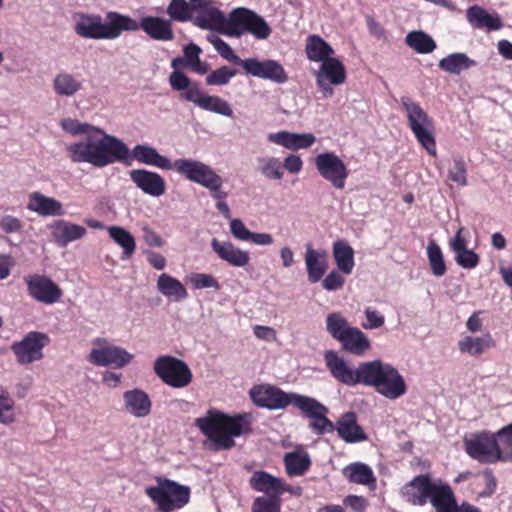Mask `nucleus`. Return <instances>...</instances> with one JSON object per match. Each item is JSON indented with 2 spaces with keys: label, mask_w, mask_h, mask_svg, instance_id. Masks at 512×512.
Instances as JSON below:
<instances>
[{
  "label": "nucleus",
  "mask_w": 512,
  "mask_h": 512,
  "mask_svg": "<svg viewBox=\"0 0 512 512\" xmlns=\"http://www.w3.org/2000/svg\"><path fill=\"white\" fill-rule=\"evenodd\" d=\"M66 151L73 163L89 164L95 168H104L116 161L127 163L129 159L128 146L99 127L79 141L68 144Z\"/></svg>",
  "instance_id": "1"
},
{
  "label": "nucleus",
  "mask_w": 512,
  "mask_h": 512,
  "mask_svg": "<svg viewBox=\"0 0 512 512\" xmlns=\"http://www.w3.org/2000/svg\"><path fill=\"white\" fill-rule=\"evenodd\" d=\"M196 426L211 441L215 451L231 449L235 445V437L247 434L251 430L250 415L229 416L214 410L196 419Z\"/></svg>",
  "instance_id": "2"
},
{
  "label": "nucleus",
  "mask_w": 512,
  "mask_h": 512,
  "mask_svg": "<svg viewBox=\"0 0 512 512\" xmlns=\"http://www.w3.org/2000/svg\"><path fill=\"white\" fill-rule=\"evenodd\" d=\"M104 22L98 14L77 13L75 15V33L92 40H115L124 30L135 29L136 24L128 15L118 12H108Z\"/></svg>",
  "instance_id": "3"
},
{
  "label": "nucleus",
  "mask_w": 512,
  "mask_h": 512,
  "mask_svg": "<svg viewBox=\"0 0 512 512\" xmlns=\"http://www.w3.org/2000/svg\"><path fill=\"white\" fill-rule=\"evenodd\" d=\"M405 500L414 506L430 503L433 508L457 503L452 488L442 479L433 478L430 474L414 477L401 488Z\"/></svg>",
  "instance_id": "4"
},
{
  "label": "nucleus",
  "mask_w": 512,
  "mask_h": 512,
  "mask_svg": "<svg viewBox=\"0 0 512 512\" xmlns=\"http://www.w3.org/2000/svg\"><path fill=\"white\" fill-rule=\"evenodd\" d=\"M364 385L374 387L376 392L389 400L401 398L407 392V384L400 372L391 364L379 359L368 361Z\"/></svg>",
  "instance_id": "5"
},
{
  "label": "nucleus",
  "mask_w": 512,
  "mask_h": 512,
  "mask_svg": "<svg viewBox=\"0 0 512 512\" xmlns=\"http://www.w3.org/2000/svg\"><path fill=\"white\" fill-rule=\"evenodd\" d=\"M146 495L160 512L184 507L190 499V488L166 478H157V485L145 489Z\"/></svg>",
  "instance_id": "6"
},
{
  "label": "nucleus",
  "mask_w": 512,
  "mask_h": 512,
  "mask_svg": "<svg viewBox=\"0 0 512 512\" xmlns=\"http://www.w3.org/2000/svg\"><path fill=\"white\" fill-rule=\"evenodd\" d=\"M401 105L406 112L408 125L421 146L432 156L436 155L433 123L419 104L409 98H402Z\"/></svg>",
  "instance_id": "7"
},
{
  "label": "nucleus",
  "mask_w": 512,
  "mask_h": 512,
  "mask_svg": "<svg viewBox=\"0 0 512 512\" xmlns=\"http://www.w3.org/2000/svg\"><path fill=\"white\" fill-rule=\"evenodd\" d=\"M134 359V354L126 349L109 343L104 338H96L87 355V362L100 367H112L121 369L129 365Z\"/></svg>",
  "instance_id": "8"
},
{
  "label": "nucleus",
  "mask_w": 512,
  "mask_h": 512,
  "mask_svg": "<svg viewBox=\"0 0 512 512\" xmlns=\"http://www.w3.org/2000/svg\"><path fill=\"white\" fill-rule=\"evenodd\" d=\"M187 164L189 165L182 169L181 176L208 189L218 202L227 198L228 193L222 190L223 178L210 165L195 159Z\"/></svg>",
  "instance_id": "9"
},
{
  "label": "nucleus",
  "mask_w": 512,
  "mask_h": 512,
  "mask_svg": "<svg viewBox=\"0 0 512 512\" xmlns=\"http://www.w3.org/2000/svg\"><path fill=\"white\" fill-rule=\"evenodd\" d=\"M231 30L229 37H241L245 33L256 39L265 40L271 34V28L265 19L247 8H236L231 12Z\"/></svg>",
  "instance_id": "10"
},
{
  "label": "nucleus",
  "mask_w": 512,
  "mask_h": 512,
  "mask_svg": "<svg viewBox=\"0 0 512 512\" xmlns=\"http://www.w3.org/2000/svg\"><path fill=\"white\" fill-rule=\"evenodd\" d=\"M154 373L172 388H184L192 382V372L181 359L170 355L158 357L153 365Z\"/></svg>",
  "instance_id": "11"
},
{
  "label": "nucleus",
  "mask_w": 512,
  "mask_h": 512,
  "mask_svg": "<svg viewBox=\"0 0 512 512\" xmlns=\"http://www.w3.org/2000/svg\"><path fill=\"white\" fill-rule=\"evenodd\" d=\"M467 454L483 463L501 461V449L497 435L490 432L470 433L464 437Z\"/></svg>",
  "instance_id": "12"
},
{
  "label": "nucleus",
  "mask_w": 512,
  "mask_h": 512,
  "mask_svg": "<svg viewBox=\"0 0 512 512\" xmlns=\"http://www.w3.org/2000/svg\"><path fill=\"white\" fill-rule=\"evenodd\" d=\"M324 360L332 377L340 383L347 386L364 385L366 376L364 371H367L368 361L360 363L354 369L337 352L332 350L325 352Z\"/></svg>",
  "instance_id": "13"
},
{
  "label": "nucleus",
  "mask_w": 512,
  "mask_h": 512,
  "mask_svg": "<svg viewBox=\"0 0 512 512\" xmlns=\"http://www.w3.org/2000/svg\"><path fill=\"white\" fill-rule=\"evenodd\" d=\"M314 164L319 175L335 189L343 190L349 176V170L344 161L334 152H324L314 158Z\"/></svg>",
  "instance_id": "14"
},
{
  "label": "nucleus",
  "mask_w": 512,
  "mask_h": 512,
  "mask_svg": "<svg viewBox=\"0 0 512 512\" xmlns=\"http://www.w3.org/2000/svg\"><path fill=\"white\" fill-rule=\"evenodd\" d=\"M50 343L49 336L44 332L31 331L20 341L11 345L16 360L21 365H27L43 359V349Z\"/></svg>",
  "instance_id": "15"
},
{
  "label": "nucleus",
  "mask_w": 512,
  "mask_h": 512,
  "mask_svg": "<svg viewBox=\"0 0 512 512\" xmlns=\"http://www.w3.org/2000/svg\"><path fill=\"white\" fill-rule=\"evenodd\" d=\"M129 158H132L139 163L154 166L163 170H175L180 175L182 169L189 165L187 162L192 160L191 158H179L174 162H171L167 157L161 155L154 147L145 144H137L131 151L129 150ZM129 160L130 159H128L127 164L130 163Z\"/></svg>",
  "instance_id": "16"
},
{
  "label": "nucleus",
  "mask_w": 512,
  "mask_h": 512,
  "mask_svg": "<svg viewBox=\"0 0 512 512\" xmlns=\"http://www.w3.org/2000/svg\"><path fill=\"white\" fill-rule=\"evenodd\" d=\"M315 79L322 96L329 98L334 95L332 86H339L346 82L345 67L337 58L327 59L315 72Z\"/></svg>",
  "instance_id": "17"
},
{
  "label": "nucleus",
  "mask_w": 512,
  "mask_h": 512,
  "mask_svg": "<svg viewBox=\"0 0 512 512\" xmlns=\"http://www.w3.org/2000/svg\"><path fill=\"white\" fill-rule=\"evenodd\" d=\"M24 281L29 296L39 303L52 305L59 302L63 296L62 289L45 275H27Z\"/></svg>",
  "instance_id": "18"
},
{
  "label": "nucleus",
  "mask_w": 512,
  "mask_h": 512,
  "mask_svg": "<svg viewBox=\"0 0 512 512\" xmlns=\"http://www.w3.org/2000/svg\"><path fill=\"white\" fill-rule=\"evenodd\" d=\"M243 69L253 77L270 80L276 84H284L289 79L284 67L273 59L248 58L243 61Z\"/></svg>",
  "instance_id": "19"
},
{
  "label": "nucleus",
  "mask_w": 512,
  "mask_h": 512,
  "mask_svg": "<svg viewBox=\"0 0 512 512\" xmlns=\"http://www.w3.org/2000/svg\"><path fill=\"white\" fill-rule=\"evenodd\" d=\"M291 396L292 393H285L280 388L269 384L257 385L250 390L252 401L257 406L270 410L285 409L291 404Z\"/></svg>",
  "instance_id": "20"
},
{
  "label": "nucleus",
  "mask_w": 512,
  "mask_h": 512,
  "mask_svg": "<svg viewBox=\"0 0 512 512\" xmlns=\"http://www.w3.org/2000/svg\"><path fill=\"white\" fill-rule=\"evenodd\" d=\"M129 177L140 191L149 196L160 197L166 191L164 178L156 172L133 169L129 171Z\"/></svg>",
  "instance_id": "21"
},
{
  "label": "nucleus",
  "mask_w": 512,
  "mask_h": 512,
  "mask_svg": "<svg viewBox=\"0 0 512 512\" xmlns=\"http://www.w3.org/2000/svg\"><path fill=\"white\" fill-rule=\"evenodd\" d=\"M194 24L201 29L217 31L223 35L229 36L231 30V13L228 17L224 15L213 4L199 12L194 20Z\"/></svg>",
  "instance_id": "22"
},
{
  "label": "nucleus",
  "mask_w": 512,
  "mask_h": 512,
  "mask_svg": "<svg viewBox=\"0 0 512 512\" xmlns=\"http://www.w3.org/2000/svg\"><path fill=\"white\" fill-rule=\"evenodd\" d=\"M132 21L136 24V28L129 31L142 29L151 39L156 41H172L175 38L170 20L156 16H145L140 22L133 18Z\"/></svg>",
  "instance_id": "23"
},
{
  "label": "nucleus",
  "mask_w": 512,
  "mask_h": 512,
  "mask_svg": "<svg viewBox=\"0 0 512 512\" xmlns=\"http://www.w3.org/2000/svg\"><path fill=\"white\" fill-rule=\"evenodd\" d=\"M27 209L41 217H59L65 214L63 204L39 191L28 195Z\"/></svg>",
  "instance_id": "24"
},
{
  "label": "nucleus",
  "mask_w": 512,
  "mask_h": 512,
  "mask_svg": "<svg viewBox=\"0 0 512 512\" xmlns=\"http://www.w3.org/2000/svg\"><path fill=\"white\" fill-rule=\"evenodd\" d=\"M124 410L135 418H145L152 410L149 395L140 388H133L123 393Z\"/></svg>",
  "instance_id": "25"
},
{
  "label": "nucleus",
  "mask_w": 512,
  "mask_h": 512,
  "mask_svg": "<svg viewBox=\"0 0 512 512\" xmlns=\"http://www.w3.org/2000/svg\"><path fill=\"white\" fill-rule=\"evenodd\" d=\"M267 140L273 144L283 146L288 150L296 151L311 147L315 143L316 138L312 133L278 131L269 133Z\"/></svg>",
  "instance_id": "26"
},
{
  "label": "nucleus",
  "mask_w": 512,
  "mask_h": 512,
  "mask_svg": "<svg viewBox=\"0 0 512 512\" xmlns=\"http://www.w3.org/2000/svg\"><path fill=\"white\" fill-rule=\"evenodd\" d=\"M212 250L218 257L231 266L245 267L250 261V255L247 251L240 249L230 241H219L216 238L211 240Z\"/></svg>",
  "instance_id": "27"
},
{
  "label": "nucleus",
  "mask_w": 512,
  "mask_h": 512,
  "mask_svg": "<svg viewBox=\"0 0 512 512\" xmlns=\"http://www.w3.org/2000/svg\"><path fill=\"white\" fill-rule=\"evenodd\" d=\"M305 266L310 283L321 280L327 270V255L325 251L315 250L311 244L305 246Z\"/></svg>",
  "instance_id": "28"
},
{
  "label": "nucleus",
  "mask_w": 512,
  "mask_h": 512,
  "mask_svg": "<svg viewBox=\"0 0 512 512\" xmlns=\"http://www.w3.org/2000/svg\"><path fill=\"white\" fill-rule=\"evenodd\" d=\"M338 435L346 443H358L367 440V435L357 423V417L353 412H346L337 421Z\"/></svg>",
  "instance_id": "29"
},
{
  "label": "nucleus",
  "mask_w": 512,
  "mask_h": 512,
  "mask_svg": "<svg viewBox=\"0 0 512 512\" xmlns=\"http://www.w3.org/2000/svg\"><path fill=\"white\" fill-rule=\"evenodd\" d=\"M494 346L495 341L489 333L481 336L464 335L457 343L458 350L471 357H479Z\"/></svg>",
  "instance_id": "30"
},
{
  "label": "nucleus",
  "mask_w": 512,
  "mask_h": 512,
  "mask_svg": "<svg viewBox=\"0 0 512 512\" xmlns=\"http://www.w3.org/2000/svg\"><path fill=\"white\" fill-rule=\"evenodd\" d=\"M52 228L55 242L62 247L84 238L87 234L85 227L65 220L55 221Z\"/></svg>",
  "instance_id": "31"
},
{
  "label": "nucleus",
  "mask_w": 512,
  "mask_h": 512,
  "mask_svg": "<svg viewBox=\"0 0 512 512\" xmlns=\"http://www.w3.org/2000/svg\"><path fill=\"white\" fill-rule=\"evenodd\" d=\"M466 18L474 28L496 31L502 27V21L498 15L490 14L478 5L467 9Z\"/></svg>",
  "instance_id": "32"
},
{
  "label": "nucleus",
  "mask_w": 512,
  "mask_h": 512,
  "mask_svg": "<svg viewBox=\"0 0 512 512\" xmlns=\"http://www.w3.org/2000/svg\"><path fill=\"white\" fill-rule=\"evenodd\" d=\"M286 473L292 477L303 476L311 466V458L302 447H296L283 458Z\"/></svg>",
  "instance_id": "33"
},
{
  "label": "nucleus",
  "mask_w": 512,
  "mask_h": 512,
  "mask_svg": "<svg viewBox=\"0 0 512 512\" xmlns=\"http://www.w3.org/2000/svg\"><path fill=\"white\" fill-rule=\"evenodd\" d=\"M156 288L165 298L175 302L184 301L188 297L185 286L178 279L167 273H162L158 276Z\"/></svg>",
  "instance_id": "34"
},
{
  "label": "nucleus",
  "mask_w": 512,
  "mask_h": 512,
  "mask_svg": "<svg viewBox=\"0 0 512 512\" xmlns=\"http://www.w3.org/2000/svg\"><path fill=\"white\" fill-rule=\"evenodd\" d=\"M52 87L56 95L71 98L83 89V81L77 75L61 72L54 77Z\"/></svg>",
  "instance_id": "35"
},
{
  "label": "nucleus",
  "mask_w": 512,
  "mask_h": 512,
  "mask_svg": "<svg viewBox=\"0 0 512 512\" xmlns=\"http://www.w3.org/2000/svg\"><path fill=\"white\" fill-rule=\"evenodd\" d=\"M305 51L307 58L313 62L323 63L327 59L333 58V48L320 36L311 35L308 37Z\"/></svg>",
  "instance_id": "36"
},
{
  "label": "nucleus",
  "mask_w": 512,
  "mask_h": 512,
  "mask_svg": "<svg viewBox=\"0 0 512 512\" xmlns=\"http://www.w3.org/2000/svg\"><path fill=\"white\" fill-rule=\"evenodd\" d=\"M339 342L355 355H363L371 347L369 338L357 327H352Z\"/></svg>",
  "instance_id": "37"
},
{
  "label": "nucleus",
  "mask_w": 512,
  "mask_h": 512,
  "mask_svg": "<svg viewBox=\"0 0 512 512\" xmlns=\"http://www.w3.org/2000/svg\"><path fill=\"white\" fill-rule=\"evenodd\" d=\"M249 483L254 490L269 495H277L278 489L282 488V479L274 477L265 471L254 472Z\"/></svg>",
  "instance_id": "38"
},
{
  "label": "nucleus",
  "mask_w": 512,
  "mask_h": 512,
  "mask_svg": "<svg viewBox=\"0 0 512 512\" xmlns=\"http://www.w3.org/2000/svg\"><path fill=\"white\" fill-rule=\"evenodd\" d=\"M109 237L123 250V259H129L135 252L136 242L132 234L120 226L106 227Z\"/></svg>",
  "instance_id": "39"
},
{
  "label": "nucleus",
  "mask_w": 512,
  "mask_h": 512,
  "mask_svg": "<svg viewBox=\"0 0 512 512\" xmlns=\"http://www.w3.org/2000/svg\"><path fill=\"white\" fill-rule=\"evenodd\" d=\"M476 65L465 53H452L439 61V67L450 74L459 75L462 71Z\"/></svg>",
  "instance_id": "40"
},
{
  "label": "nucleus",
  "mask_w": 512,
  "mask_h": 512,
  "mask_svg": "<svg viewBox=\"0 0 512 512\" xmlns=\"http://www.w3.org/2000/svg\"><path fill=\"white\" fill-rule=\"evenodd\" d=\"M333 257L337 268L346 275H349L354 268V250L343 241L333 244Z\"/></svg>",
  "instance_id": "41"
},
{
  "label": "nucleus",
  "mask_w": 512,
  "mask_h": 512,
  "mask_svg": "<svg viewBox=\"0 0 512 512\" xmlns=\"http://www.w3.org/2000/svg\"><path fill=\"white\" fill-rule=\"evenodd\" d=\"M291 404L295 405L305 416L312 419L319 413H328V408L316 399L292 393Z\"/></svg>",
  "instance_id": "42"
},
{
  "label": "nucleus",
  "mask_w": 512,
  "mask_h": 512,
  "mask_svg": "<svg viewBox=\"0 0 512 512\" xmlns=\"http://www.w3.org/2000/svg\"><path fill=\"white\" fill-rule=\"evenodd\" d=\"M345 475L353 483L375 486L376 479L372 469L364 463H354L344 468Z\"/></svg>",
  "instance_id": "43"
},
{
  "label": "nucleus",
  "mask_w": 512,
  "mask_h": 512,
  "mask_svg": "<svg viewBox=\"0 0 512 512\" xmlns=\"http://www.w3.org/2000/svg\"><path fill=\"white\" fill-rule=\"evenodd\" d=\"M405 40L409 47L421 54L431 53L436 48L433 38L422 30L409 32Z\"/></svg>",
  "instance_id": "44"
},
{
  "label": "nucleus",
  "mask_w": 512,
  "mask_h": 512,
  "mask_svg": "<svg viewBox=\"0 0 512 512\" xmlns=\"http://www.w3.org/2000/svg\"><path fill=\"white\" fill-rule=\"evenodd\" d=\"M426 251L432 274L436 277H442L446 273L447 267L440 246L432 240L428 243Z\"/></svg>",
  "instance_id": "45"
},
{
  "label": "nucleus",
  "mask_w": 512,
  "mask_h": 512,
  "mask_svg": "<svg viewBox=\"0 0 512 512\" xmlns=\"http://www.w3.org/2000/svg\"><path fill=\"white\" fill-rule=\"evenodd\" d=\"M347 319L340 312H333L326 317V330L336 340L341 338L352 328Z\"/></svg>",
  "instance_id": "46"
},
{
  "label": "nucleus",
  "mask_w": 512,
  "mask_h": 512,
  "mask_svg": "<svg viewBox=\"0 0 512 512\" xmlns=\"http://www.w3.org/2000/svg\"><path fill=\"white\" fill-rule=\"evenodd\" d=\"M16 420L15 403L8 389L0 385V423L11 425Z\"/></svg>",
  "instance_id": "47"
},
{
  "label": "nucleus",
  "mask_w": 512,
  "mask_h": 512,
  "mask_svg": "<svg viewBox=\"0 0 512 512\" xmlns=\"http://www.w3.org/2000/svg\"><path fill=\"white\" fill-rule=\"evenodd\" d=\"M201 48L196 44H189L184 48L185 65L198 74H206L209 70L207 63L200 60Z\"/></svg>",
  "instance_id": "48"
},
{
  "label": "nucleus",
  "mask_w": 512,
  "mask_h": 512,
  "mask_svg": "<svg viewBox=\"0 0 512 512\" xmlns=\"http://www.w3.org/2000/svg\"><path fill=\"white\" fill-rule=\"evenodd\" d=\"M200 108L225 117L233 115V109L230 104L219 96L206 95Z\"/></svg>",
  "instance_id": "49"
},
{
  "label": "nucleus",
  "mask_w": 512,
  "mask_h": 512,
  "mask_svg": "<svg viewBox=\"0 0 512 512\" xmlns=\"http://www.w3.org/2000/svg\"><path fill=\"white\" fill-rule=\"evenodd\" d=\"M257 162L258 169L264 177L274 180L282 179L283 171L277 158L259 157Z\"/></svg>",
  "instance_id": "50"
},
{
  "label": "nucleus",
  "mask_w": 512,
  "mask_h": 512,
  "mask_svg": "<svg viewBox=\"0 0 512 512\" xmlns=\"http://www.w3.org/2000/svg\"><path fill=\"white\" fill-rule=\"evenodd\" d=\"M207 40L209 43L214 47V49L220 54L222 58L225 60L232 62L234 64L241 65L243 67V59L239 58L230 45L222 40L220 37H218L215 34H210L207 37Z\"/></svg>",
  "instance_id": "51"
},
{
  "label": "nucleus",
  "mask_w": 512,
  "mask_h": 512,
  "mask_svg": "<svg viewBox=\"0 0 512 512\" xmlns=\"http://www.w3.org/2000/svg\"><path fill=\"white\" fill-rule=\"evenodd\" d=\"M60 126L66 133L72 135V136H83L86 137L87 135L92 133V130H96L98 127L93 126L86 122H80L77 119L72 118H65L61 120Z\"/></svg>",
  "instance_id": "52"
},
{
  "label": "nucleus",
  "mask_w": 512,
  "mask_h": 512,
  "mask_svg": "<svg viewBox=\"0 0 512 512\" xmlns=\"http://www.w3.org/2000/svg\"><path fill=\"white\" fill-rule=\"evenodd\" d=\"M448 178L458 186L465 187L468 185L467 168L461 157L453 158L452 165L447 171Z\"/></svg>",
  "instance_id": "53"
},
{
  "label": "nucleus",
  "mask_w": 512,
  "mask_h": 512,
  "mask_svg": "<svg viewBox=\"0 0 512 512\" xmlns=\"http://www.w3.org/2000/svg\"><path fill=\"white\" fill-rule=\"evenodd\" d=\"M281 500L277 495L257 497L252 504V512H281Z\"/></svg>",
  "instance_id": "54"
},
{
  "label": "nucleus",
  "mask_w": 512,
  "mask_h": 512,
  "mask_svg": "<svg viewBox=\"0 0 512 512\" xmlns=\"http://www.w3.org/2000/svg\"><path fill=\"white\" fill-rule=\"evenodd\" d=\"M501 449V461H512V424L497 433Z\"/></svg>",
  "instance_id": "55"
},
{
  "label": "nucleus",
  "mask_w": 512,
  "mask_h": 512,
  "mask_svg": "<svg viewBox=\"0 0 512 512\" xmlns=\"http://www.w3.org/2000/svg\"><path fill=\"white\" fill-rule=\"evenodd\" d=\"M167 14L171 19L184 22L190 20V8L185 0H172L167 7Z\"/></svg>",
  "instance_id": "56"
},
{
  "label": "nucleus",
  "mask_w": 512,
  "mask_h": 512,
  "mask_svg": "<svg viewBox=\"0 0 512 512\" xmlns=\"http://www.w3.org/2000/svg\"><path fill=\"white\" fill-rule=\"evenodd\" d=\"M236 75V71L229 68L228 66H222L212 71L206 78L207 85H218L223 86L230 82V80Z\"/></svg>",
  "instance_id": "57"
},
{
  "label": "nucleus",
  "mask_w": 512,
  "mask_h": 512,
  "mask_svg": "<svg viewBox=\"0 0 512 512\" xmlns=\"http://www.w3.org/2000/svg\"><path fill=\"white\" fill-rule=\"evenodd\" d=\"M455 261L465 269H472L478 265L479 256L473 250L466 248L456 253Z\"/></svg>",
  "instance_id": "58"
},
{
  "label": "nucleus",
  "mask_w": 512,
  "mask_h": 512,
  "mask_svg": "<svg viewBox=\"0 0 512 512\" xmlns=\"http://www.w3.org/2000/svg\"><path fill=\"white\" fill-rule=\"evenodd\" d=\"M190 281L193 284L195 289H203V288H214L218 290L220 288L217 280L209 275L204 273H195L190 276Z\"/></svg>",
  "instance_id": "59"
},
{
  "label": "nucleus",
  "mask_w": 512,
  "mask_h": 512,
  "mask_svg": "<svg viewBox=\"0 0 512 512\" xmlns=\"http://www.w3.org/2000/svg\"><path fill=\"white\" fill-rule=\"evenodd\" d=\"M23 226L24 223L13 215H4L0 219V229L8 234L19 233Z\"/></svg>",
  "instance_id": "60"
},
{
  "label": "nucleus",
  "mask_w": 512,
  "mask_h": 512,
  "mask_svg": "<svg viewBox=\"0 0 512 512\" xmlns=\"http://www.w3.org/2000/svg\"><path fill=\"white\" fill-rule=\"evenodd\" d=\"M366 322L362 324L364 329L374 330L382 327L385 322L384 316L371 308L365 309Z\"/></svg>",
  "instance_id": "61"
},
{
  "label": "nucleus",
  "mask_w": 512,
  "mask_h": 512,
  "mask_svg": "<svg viewBox=\"0 0 512 512\" xmlns=\"http://www.w3.org/2000/svg\"><path fill=\"white\" fill-rule=\"evenodd\" d=\"M230 232L234 238L240 241H249L252 234L243 221L238 218L230 221Z\"/></svg>",
  "instance_id": "62"
},
{
  "label": "nucleus",
  "mask_w": 512,
  "mask_h": 512,
  "mask_svg": "<svg viewBox=\"0 0 512 512\" xmlns=\"http://www.w3.org/2000/svg\"><path fill=\"white\" fill-rule=\"evenodd\" d=\"M326 414L327 413H319L312 418V423L310 426L319 434L332 432L335 429L333 423L326 417Z\"/></svg>",
  "instance_id": "63"
},
{
  "label": "nucleus",
  "mask_w": 512,
  "mask_h": 512,
  "mask_svg": "<svg viewBox=\"0 0 512 512\" xmlns=\"http://www.w3.org/2000/svg\"><path fill=\"white\" fill-rule=\"evenodd\" d=\"M344 278L336 271L330 272L322 281V287L327 291L339 290L344 285Z\"/></svg>",
  "instance_id": "64"
}]
</instances>
